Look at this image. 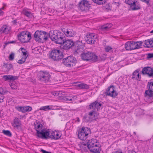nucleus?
Returning a JSON list of instances; mask_svg holds the SVG:
<instances>
[{"instance_id": "f257e3e1", "label": "nucleus", "mask_w": 153, "mask_h": 153, "mask_svg": "<svg viewBox=\"0 0 153 153\" xmlns=\"http://www.w3.org/2000/svg\"><path fill=\"white\" fill-rule=\"evenodd\" d=\"M63 48L65 50L71 48L74 49L75 52L78 53H80L83 51V47L79 42H74L72 40L65 38L64 41Z\"/></svg>"}, {"instance_id": "f03ea898", "label": "nucleus", "mask_w": 153, "mask_h": 153, "mask_svg": "<svg viewBox=\"0 0 153 153\" xmlns=\"http://www.w3.org/2000/svg\"><path fill=\"white\" fill-rule=\"evenodd\" d=\"M49 35L51 40L57 44H62L65 40V37L64 34L57 30L50 31Z\"/></svg>"}, {"instance_id": "7ed1b4c3", "label": "nucleus", "mask_w": 153, "mask_h": 153, "mask_svg": "<svg viewBox=\"0 0 153 153\" xmlns=\"http://www.w3.org/2000/svg\"><path fill=\"white\" fill-rule=\"evenodd\" d=\"M49 33L44 31L37 30L34 34L35 40L39 42L43 43L48 40Z\"/></svg>"}, {"instance_id": "20e7f679", "label": "nucleus", "mask_w": 153, "mask_h": 153, "mask_svg": "<svg viewBox=\"0 0 153 153\" xmlns=\"http://www.w3.org/2000/svg\"><path fill=\"white\" fill-rule=\"evenodd\" d=\"M81 57L83 60L91 62H96L100 60L95 53L90 52H83L81 54Z\"/></svg>"}, {"instance_id": "39448f33", "label": "nucleus", "mask_w": 153, "mask_h": 153, "mask_svg": "<svg viewBox=\"0 0 153 153\" xmlns=\"http://www.w3.org/2000/svg\"><path fill=\"white\" fill-rule=\"evenodd\" d=\"M49 57L54 61H58L62 59L63 55L59 50L54 48L49 53Z\"/></svg>"}, {"instance_id": "423d86ee", "label": "nucleus", "mask_w": 153, "mask_h": 153, "mask_svg": "<svg viewBox=\"0 0 153 153\" xmlns=\"http://www.w3.org/2000/svg\"><path fill=\"white\" fill-rule=\"evenodd\" d=\"M143 42L141 41L135 42L134 41L126 42L125 45V48L127 50H132L139 49L141 47Z\"/></svg>"}, {"instance_id": "0eeeda50", "label": "nucleus", "mask_w": 153, "mask_h": 153, "mask_svg": "<svg viewBox=\"0 0 153 153\" xmlns=\"http://www.w3.org/2000/svg\"><path fill=\"white\" fill-rule=\"evenodd\" d=\"M62 61L63 64L66 66L72 67L75 65L77 60L74 57L70 56L63 59Z\"/></svg>"}, {"instance_id": "6e6552de", "label": "nucleus", "mask_w": 153, "mask_h": 153, "mask_svg": "<svg viewBox=\"0 0 153 153\" xmlns=\"http://www.w3.org/2000/svg\"><path fill=\"white\" fill-rule=\"evenodd\" d=\"M88 148L91 152L94 153H100V148L97 143H94V140H89L87 143Z\"/></svg>"}, {"instance_id": "1a4fd4ad", "label": "nucleus", "mask_w": 153, "mask_h": 153, "mask_svg": "<svg viewBox=\"0 0 153 153\" xmlns=\"http://www.w3.org/2000/svg\"><path fill=\"white\" fill-rule=\"evenodd\" d=\"M18 39L22 42H27L31 39V35L28 32L23 31L21 32L18 36Z\"/></svg>"}, {"instance_id": "9d476101", "label": "nucleus", "mask_w": 153, "mask_h": 153, "mask_svg": "<svg viewBox=\"0 0 153 153\" xmlns=\"http://www.w3.org/2000/svg\"><path fill=\"white\" fill-rule=\"evenodd\" d=\"M90 131V129L87 127H82L79 131L78 134L79 138L82 140H85L87 138V136L88 135Z\"/></svg>"}, {"instance_id": "9b49d317", "label": "nucleus", "mask_w": 153, "mask_h": 153, "mask_svg": "<svg viewBox=\"0 0 153 153\" xmlns=\"http://www.w3.org/2000/svg\"><path fill=\"white\" fill-rule=\"evenodd\" d=\"M53 131L51 133V135H49V132L47 130H46L45 132L43 131L39 132L37 131V133L39 138L43 139H46L48 138H51V139H53L55 135V132Z\"/></svg>"}, {"instance_id": "f8f14e48", "label": "nucleus", "mask_w": 153, "mask_h": 153, "mask_svg": "<svg viewBox=\"0 0 153 153\" xmlns=\"http://www.w3.org/2000/svg\"><path fill=\"white\" fill-rule=\"evenodd\" d=\"M105 94L106 96H109L113 98H115L118 95L113 85H111L106 89Z\"/></svg>"}, {"instance_id": "ddd939ff", "label": "nucleus", "mask_w": 153, "mask_h": 153, "mask_svg": "<svg viewBox=\"0 0 153 153\" xmlns=\"http://www.w3.org/2000/svg\"><path fill=\"white\" fill-rule=\"evenodd\" d=\"M50 78V74L46 72L40 71L38 76L39 79L45 83L48 81Z\"/></svg>"}, {"instance_id": "4468645a", "label": "nucleus", "mask_w": 153, "mask_h": 153, "mask_svg": "<svg viewBox=\"0 0 153 153\" xmlns=\"http://www.w3.org/2000/svg\"><path fill=\"white\" fill-rule=\"evenodd\" d=\"M97 38V35L94 33L89 34L86 36V41L87 43L92 44L94 43Z\"/></svg>"}, {"instance_id": "2eb2a0df", "label": "nucleus", "mask_w": 153, "mask_h": 153, "mask_svg": "<svg viewBox=\"0 0 153 153\" xmlns=\"http://www.w3.org/2000/svg\"><path fill=\"white\" fill-rule=\"evenodd\" d=\"M79 7L81 10H84L90 7V4L87 0H82L79 3Z\"/></svg>"}, {"instance_id": "dca6fc26", "label": "nucleus", "mask_w": 153, "mask_h": 153, "mask_svg": "<svg viewBox=\"0 0 153 153\" xmlns=\"http://www.w3.org/2000/svg\"><path fill=\"white\" fill-rule=\"evenodd\" d=\"M62 31L65 35L68 37H74L76 34L75 32L71 29H62Z\"/></svg>"}, {"instance_id": "f3484780", "label": "nucleus", "mask_w": 153, "mask_h": 153, "mask_svg": "<svg viewBox=\"0 0 153 153\" xmlns=\"http://www.w3.org/2000/svg\"><path fill=\"white\" fill-rule=\"evenodd\" d=\"M142 73L143 74H146L149 76L153 77V68L150 67H145L142 70Z\"/></svg>"}, {"instance_id": "a211bd4d", "label": "nucleus", "mask_w": 153, "mask_h": 153, "mask_svg": "<svg viewBox=\"0 0 153 153\" xmlns=\"http://www.w3.org/2000/svg\"><path fill=\"white\" fill-rule=\"evenodd\" d=\"M101 105V103L95 101L91 103L89 106L91 109H93L96 111V109L97 111L98 110V109L100 108Z\"/></svg>"}, {"instance_id": "6ab92c4d", "label": "nucleus", "mask_w": 153, "mask_h": 153, "mask_svg": "<svg viewBox=\"0 0 153 153\" xmlns=\"http://www.w3.org/2000/svg\"><path fill=\"white\" fill-rule=\"evenodd\" d=\"M34 127L36 131V135L39 137L38 134L37 133V131L39 132H41L42 131H43L44 132H45L46 130L44 129H42L43 126L42 124H41L39 122H36V123H34Z\"/></svg>"}, {"instance_id": "aec40b11", "label": "nucleus", "mask_w": 153, "mask_h": 153, "mask_svg": "<svg viewBox=\"0 0 153 153\" xmlns=\"http://www.w3.org/2000/svg\"><path fill=\"white\" fill-rule=\"evenodd\" d=\"M144 45L143 46L145 48L153 47V39H148L144 41Z\"/></svg>"}, {"instance_id": "412c9836", "label": "nucleus", "mask_w": 153, "mask_h": 153, "mask_svg": "<svg viewBox=\"0 0 153 153\" xmlns=\"http://www.w3.org/2000/svg\"><path fill=\"white\" fill-rule=\"evenodd\" d=\"M139 70L137 69L134 71L133 73V76L132 77V79H133L135 78L136 79L140 81L141 79V76H140L138 72Z\"/></svg>"}, {"instance_id": "4be33fe9", "label": "nucleus", "mask_w": 153, "mask_h": 153, "mask_svg": "<svg viewBox=\"0 0 153 153\" xmlns=\"http://www.w3.org/2000/svg\"><path fill=\"white\" fill-rule=\"evenodd\" d=\"M9 31V29L6 25H3L0 28V33H8Z\"/></svg>"}, {"instance_id": "5701e85b", "label": "nucleus", "mask_w": 153, "mask_h": 153, "mask_svg": "<svg viewBox=\"0 0 153 153\" xmlns=\"http://www.w3.org/2000/svg\"><path fill=\"white\" fill-rule=\"evenodd\" d=\"M77 87L80 89H87L89 88V86L88 85L84 83H81L78 84Z\"/></svg>"}, {"instance_id": "b1692460", "label": "nucleus", "mask_w": 153, "mask_h": 153, "mask_svg": "<svg viewBox=\"0 0 153 153\" xmlns=\"http://www.w3.org/2000/svg\"><path fill=\"white\" fill-rule=\"evenodd\" d=\"M6 93L2 88H0V103L2 102L4 97V94Z\"/></svg>"}, {"instance_id": "393cba45", "label": "nucleus", "mask_w": 153, "mask_h": 153, "mask_svg": "<svg viewBox=\"0 0 153 153\" xmlns=\"http://www.w3.org/2000/svg\"><path fill=\"white\" fill-rule=\"evenodd\" d=\"M148 90L145 91V96L150 97H153V92L151 89L147 88Z\"/></svg>"}, {"instance_id": "a878e982", "label": "nucleus", "mask_w": 153, "mask_h": 153, "mask_svg": "<svg viewBox=\"0 0 153 153\" xmlns=\"http://www.w3.org/2000/svg\"><path fill=\"white\" fill-rule=\"evenodd\" d=\"M14 124L13 126L15 128H18V127L20 126L21 123L19 122V119L17 118H16L13 121Z\"/></svg>"}, {"instance_id": "bb28decb", "label": "nucleus", "mask_w": 153, "mask_h": 153, "mask_svg": "<svg viewBox=\"0 0 153 153\" xmlns=\"http://www.w3.org/2000/svg\"><path fill=\"white\" fill-rule=\"evenodd\" d=\"M131 7L133 10H138L141 8L140 5L139 4H137L136 3L135 4L131 5Z\"/></svg>"}, {"instance_id": "cd10ccee", "label": "nucleus", "mask_w": 153, "mask_h": 153, "mask_svg": "<svg viewBox=\"0 0 153 153\" xmlns=\"http://www.w3.org/2000/svg\"><path fill=\"white\" fill-rule=\"evenodd\" d=\"M62 99L68 103L70 102V101H73V97L72 96H68L64 97L62 98Z\"/></svg>"}, {"instance_id": "c85d7f7f", "label": "nucleus", "mask_w": 153, "mask_h": 153, "mask_svg": "<svg viewBox=\"0 0 153 153\" xmlns=\"http://www.w3.org/2000/svg\"><path fill=\"white\" fill-rule=\"evenodd\" d=\"M137 0H126L125 2L127 4L129 5H132L135 4V3H137Z\"/></svg>"}, {"instance_id": "c756f323", "label": "nucleus", "mask_w": 153, "mask_h": 153, "mask_svg": "<svg viewBox=\"0 0 153 153\" xmlns=\"http://www.w3.org/2000/svg\"><path fill=\"white\" fill-rule=\"evenodd\" d=\"M3 67L6 69V71H9L12 67V65L11 64L4 63Z\"/></svg>"}, {"instance_id": "7c9ffc66", "label": "nucleus", "mask_w": 153, "mask_h": 153, "mask_svg": "<svg viewBox=\"0 0 153 153\" xmlns=\"http://www.w3.org/2000/svg\"><path fill=\"white\" fill-rule=\"evenodd\" d=\"M22 13L27 17L30 18L32 16V14L30 12L26 10H24L22 11Z\"/></svg>"}, {"instance_id": "2f4dec72", "label": "nucleus", "mask_w": 153, "mask_h": 153, "mask_svg": "<svg viewBox=\"0 0 153 153\" xmlns=\"http://www.w3.org/2000/svg\"><path fill=\"white\" fill-rule=\"evenodd\" d=\"M147 88L149 89H151L153 92V82H148L147 85Z\"/></svg>"}, {"instance_id": "473e14b6", "label": "nucleus", "mask_w": 153, "mask_h": 153, "mask_svg": "<svg viewBox=\"0 0 153 153\" xmlns=\"http://www.w3.org/2000/svg\"><path fill=\"white\" fill-rule=\"evenodd\" d=\"M2 133H3L5 135L8 136L9 137H11L12 136V134L9 130H4L2 131Z\"/></svg>"}, {"instance_id": "72a5a7b5", "label": "nucleus", "mask_w": 153, "mask_h": 153, "mask_svg": "<svg viewBox=\"0 0 153 153\" xmlns=\"http://www.w3.org/2000/svg\"><path fill=\"white\" fill-rule=\"evenodd\" d=\"M19 50H20L22 51V53L24 56L27 57L28 55H27V51L25 49L23 48H21Z\"/></svg>"}, {"instance_id": "f704fd0d", "label": "nucleus", "mask_w": 153, "mask_h": 153, "mask_svg": "<svg viewBox=\"0 0 153 153\" xmlns=\"http://www.w3.org/2000/svg\"><path fill=\"white\" fill-rule=\"evenodd\" d=\"M106 54L105 53H103L100 56V57L98 58L100 59V60L98 61H101V60H105L106 58Z\"/></svg>"}, {"instance_id": "c9c22d12", "label": "nucleus", "mask_w": 153, "mask_h": 153, "mask_svg": "<svg viewBox=\"0 0 153 153\" xmlns=\"http://www.w3.org/2000/svg\"><path fill=\"white\" fill-rule=\"evenodd\" d=\"M25 106H19L17 107V109L18 111L22 112L23 113L25 112Z\"/></svg>"}, {"instance_id": "e433bc0d", "label": "nucleus", "mask_w": 153, "mask_h": 153, "mask_svg": "<svg viewBox=\"0 0 153 153\" xmlns=\"http://www.w3.org/2000/svg\"><path fill=\"white\" fill-rule=\"evenodd\" d=\"M27 58V56H23L22 57L21 59L18 61V63L19 64H22L24 63L25 61Z\"/></svg>"}, {"instance_id": "4c0bfd02", "label": "nucleus", "mask_w": 153, "mask_h": 153, "mask_svg": "<svg viewBox=\"0 0 153 153\" xmlns=\"http://www.w3.org/2000/svg\"><path fill=\"white\" fill-rule=\"evenodd\" d=\"M61 135L60 133L58 132L57 131L55 132V135L53 139L57 140L60 138Z\"/></svg>"}, {"instance_id": "58836bf2", "label": "nucleus", "mask_w": 153, "mask_h": 153, "mask_svg": "<svg viewBox=\"0 0 153 153\" xmlns=\"http://www.w3.org/2000/svg\"><path fill=\"white\" fill-rule=\"evenodd\" d=\"M109 25L108 24H107L105 25H104L101 26V30H107L109 29L110 27H108V25Z\"/></svg>"}, {"instance_id": "ea45409f", "label": "nucleus", "mask_w": 153, "mask_h": 153, "mask_svg": "<svg viewBox=\"0 0 153 153\" xmlns=\"http://www.w3.org/2000/svg\"><path fill=\"white\" fill-rule=\"evenodd\" d=\"M51 108L49 107V106H46L41 107L39 109L40 110H42L45 111L47 110H50Z\"/></svg>"}, {"instance_id": "a19ab883", "label": "nucleus", "mask_w": 153, "mask_h": 153, "mask_svg": "<svg viewBox=\"0 0 153 153\" xmlns=\"http://www.w3.org/2000/svg\"><path fill=\"white\" fill-rule=\"evenodd\" d=\"M83 118L85 120L86 122H88L90 121L91 119L90 116L87 114H85Z\"/></svg>"}, {"instance_id": "79ce46f5", "label": "nucleus", "mask_w": 153, "mask_h": 153, "mask_svg": "<svg viewBox=\"0 0 153 153\" xmlns=\"http://www.w3.org/2000/svg\"><path fill=\"white\" fill-rule=\"evenodd\" d=\"M10 75H7L3 76V78L5 81L10 80Z\"/></svg>"}, {"instance_id": "37998d69", "label": "nucleus", "mask_w": 153, "mask_h": 153, "mask_svg": "<svg viewBox=\"0 0 153 153\" xmlns=\"http://www.w3.org/2000/svg\"><path fill=\"white\" fill-rule=\"evenodd\" d=\"M10 75H7L3 76V78L5 81L10 80Z\"/></svg>"}, {"instance_id": "c03bdc74", "label": "nucleus", "mask_w": 153, "mask_h": 153, "mask_svg": "<svg viewBox=\"0 0 153 153\" xmlns=\"http://www.w3.org/2000/svg\"><path fill=\"white\" fill-rule=\"evenodd\" d=\"M14 54L13 53H11L10 55L9 59L10 60L12 61L14 59Z\"/></svg>"}, {"instance_id": "a18cd8bd", "label": "nucleus", "mask_w": 153, "mask_h": 153, "mask_svg": "<svg viewBox=\"0 0 153 153\" xmlns=\"http://www.w3.org/2000/svg\"><path fill=\"white\" fill-rule=\"evenodd\" d=\"M10 80L14 81L17 79L18 78V77L17 76H13L12 75H10Z\"/></svg>"}, {"instance_id": "49530a36", "label": "nucleus", "mask_w": 153, "mask_h": 153, "mask_svg": "<svg viewBox=\"0 0 153 153\" xmlns=\"http://www.w3.org/2000/svg\"><path fill=\"white\" fill-rule=\"evenodd\" d=\"M104 9L107 11L111 10V7L109 4H106Z\"/></svg>"}, {"instance_id": "de8ad7c7", "label": "nucleus", "mask_w": 153, "mask_h": 153, "mask_svg": "<svg viewBox=\"0 0 153 153\" xmlns=\"http://www.w3.org/2000/svg\"><path fill=\"white\" fill-rule=\"evenodd\" d=\"M25 112L30 111L32 110V108L31 107L29 106H25Z\"/></svg>"}, {"instance_id": "09e8293b", "label": "nucleus", "mask_w": 153, "mask_h": 153, "mask_svg": "<svg viewBox=\"0 0 153 153\" xmlns=\"http://www.w3.org/2000/svg\"><path fill=\"white\" fill-rule=\"evenodd\" d=\"M10 86L12 89L15 90L17 88V86L16 85H15L14 84L12 83L10 85Z\"/></svg>"}, {"instance_id": "8fccbe9b", "label": "nucleus", "mask_w": 153, "mask_h": 153, "mask_svg": "<svg viewBox=\"0 0 153 153\" xmlns=\"http://www.w3.org/2000/svg\"><path fill=\"white\" fill-rule=\"evenodd\" d=\"M92 110L91 111H90L89 112V114H88L90 116H92L95 113V111L93 109H91Z\"/></svg>"}, {"instance_id": "3c124183", "label": "nucleus", "mask_w": 153, "mask_h": 153, "mask_svg": "<svg viewBox=\"0 0 153 153\" xmlns=\"http://www.w3.org/2000/svg\"><path fill=\"white\" fill-rule=\"evenodd\" d=\"M147 58L149 59L153 58V53H149L147 54Z\"/></svg>"}, {"instance_id": "603ef678", "label": "nucleus", "mask_w": 153, "mask_h": 153, "mask_svg": "<svg viewBox=\"0 0 153 153\" xmlns=\"http://www.w3.org/2000/svg\"><path fill=\"white\" fill-rule=\"evenodd\" d=\"M112 49L109 46H106L105 48V51L106 52H108L109 51Z\"/></svg>"}, {"instance_id": "864d4df0", "label": "nucleus", "mask_w": 153, "mask_h": 153, "mask_svg": "<svg viewBox=\"0 0 153 153\" xmlns=\"http://www.w3.org/2000/svg\"><path fill=\"white\" fill-rule=\"evenodd\" d=\"M143 2H145L147 4H149L150 0H140Z\"/></svg>"}, {"instance_id": "5fc2aeb1", "label": "nucleus", "mask_w": 153, "mask_h": 153, "mask_svg": "<svg viewBox=\"0 0 153 153\" xmlns=\"http://www.w3.org/2000/svg\"><path fill=\"white\" fill-rule=\"evenodd\" d=\"M53 95L55 96H57L59 95V93L58 92L55 91L53 92Z\"/></svg>"}, {"instance_id": "6e6d98bb", "label": "nucleus", "mask_w": 153, "mask_h": 153, "mask_svg": "<svg viewBox=\"0 0 153 153\" xmlns=\"http://www.w3.org/2000/svg\"><path fill=\"white\" fill-rule=\"evenodd\" d=\"M94 2L97 4H102L101 2H98V0H92Z\"/></svg>"}, {"instance_id": "4d7b16f0", "label": "nucleus", "mask_w": 153, "mask_h": 153, "mask_svg": "<svg viewBox=\"0 0 153 153\" xmlns=\"http://www.w3.org/2000/svg\"><path fill=\"white\" fill-rule=\"evenodd\" d=\"M41 152H42V153H52L51 152L47 151L43 149H42L41 150Z\"/></svg>"}, {"instance_id": "13d9d810", "label": "nucleus", "mask_w": 153, "mask_h": 153, "mask_svg": "<svg viewBox=\"0 0 153 153\" xmlns=\"http://www.w3.org/2000/svg\"><path fill=\"white\" fill-rule=\"evenodd\" d=\"M128 153H136V152L134 150L128 151Z\"/></svg>"}, {"instance_id": "bf43d9fd", "label": "nucleus", "mask_w": 153, "mask_h": 153, "mask_svg": "<svg viewBox=\"0 0 153 153\" xmlns=\"http://www.w3.org/2000/svg\"><path fill=\"white\" fill-rule=\"evenodd\" d=\"M4 14V12L0 8V16Z\"/></svg>"}, {"instance_id": "052dcab7", "label": "nucleus", "mask_w": 153, "mask_h": 153, "mask_svg": "<svg viewBox=\"0 0 153 153\" xmlns=\"http://www.w3.org/2000/svg\"><path fill=\"white\" fill-rule=\"evenodd\" d=\"M73 97V101L77 98V97L76 96H72Z\"/></svg>"}, {"instance_id": "680f3d73", "label": "nucleus", "mask_w": 153, "mask_h": 153, "mask_svg": "<svg viewBox=\"0 0 153 153\" xmlns=\"http://www.w3.org/2000/svg\"><path fill=\"white\" fill-rule=\"evenodd\" d=\"M9 44H10V42H6L5 44V45H4V48L7 45Z\"/></svg>"}, {"instance_id": "e2e57ef3", "label": "nucleus", "mask_w": 153, "mask_h": 153, "mask_svg": "<svg viewBox=\"0 0 153 153\" xmlns=\"http://www.w3.org/2000/svg\"><path fill=\"white\" fill-rule=\"evenodd\" d=\"M12 22L13 24H16V23L17 22L16 20H15L12 21Z\"/></svg>"}, {"instance_id": "0e129e2a", "label": "nucleus", "mask_w": 153, "mask_h": 153, "mask_svg": "<svg viewBox=\"0 0 153 153\" xmlns=\"http://www.w3.org/2000/svg\"><path fill=\"white\" fill-rule=\"evenodd\" d=\"M109 59H110L111 61H113V57H110Z\"/></svg>"}, {"instance_id": "69168bd1", "label": "nucleus", "mask_w": 153, "mask_h": 153, "mask_svg": "<svg viewBox=\"0 0 153 153\" xmlns=\"http://www.w3.org/2000/svg\"><path fill=\"white\" fill-rule=\"evenodd\" d=\"M77 121H78V122H79L80 120H79V118H77Z\"/></svg>"}, {"instance_id": "338daca9", "label": "nucleus", "mask_w": 153, "mask_h": 153, "mask_svg": "<svg viewBox=\"0 0 153 153\" xmlns=\"http://www.w3.org/2000/svg\"><path fill=\"white\" fill-rule=\"evenodd\" d=\"M103 0H98V2H101V1H102Z\"/></svg>"}, {"instance_id": "774afa93", "label": "nucleus", "mask_w": 153, "mask_h": 153, "mask_svg": "<svg viewBox=\"0 0 153 153\" xmlns=\"http://www.w3.org/2000/svg\"><path fill=\"white\" fill-rule=\"evenodd\" d=\"M150 33H153V30L151 31L150 32Z\"/></svg>"}]
</instances>
